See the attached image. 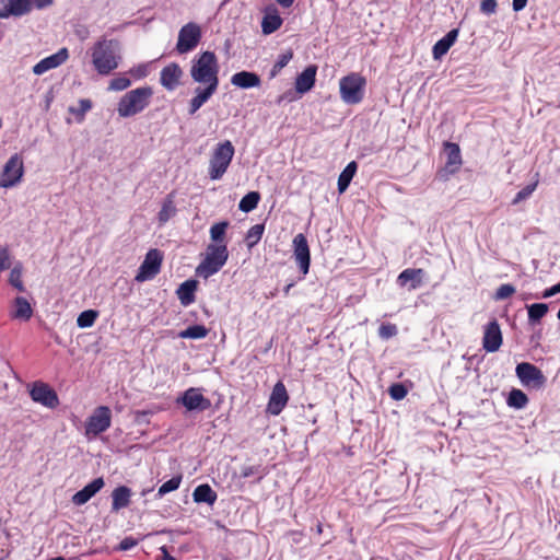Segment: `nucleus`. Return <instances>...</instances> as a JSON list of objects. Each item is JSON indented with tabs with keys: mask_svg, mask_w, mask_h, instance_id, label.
Wrapping results in <instances>:
<instances>
[{
	"mask_svg": "<svg viewBox=\"0 0 560 560\" xmlns=\"http://www.w3.org/2000/svg\"><path fill=\"white\" fill-rule=\"evenodd\" d=\"M497 7V0H482L480 3V11L487 15H490L495 12Z\"/></svg>",
	"mask_w": 560,
	"mask_h": 560,
	"instance_id": "obj_53",
	"label": "nucleus"
},
{
	"mask_svg": "<svg viewBox=\"0 0 560 560\" xmlns=\"http://www.w3.org/2000/svg\"><path fill=\"white\" fill-rule=\"evenodd\" d=\"M69 52L67 48L59 49L56 54H52L33 67V72L37 75L44 74L45 72L55 69L67 61Z\"/></svg>",
	"mask_w": 560,
	"mask_h": 560,
	"instance_id": "obj_17",
	"label": "nucleus"
},
{
	"mask_svg": "<svg viewBox=\"0 0 560 560\" xmlns=\"http://www.w3.org/2000/svg\"><path fill=\"white\" fill-rule=\"evenodd\" d=\"M260 201V194L258 191H249L241 199L238 209L245 213H248L257 208Z\"/></svg>",
	"mask_w": 560,
	"mask_h": 560,
	"instance_id": "obj_34",
	"label": "nucleus"
},
{
	"mask_svg": "<svg viewBox=\"0 0 560 560\" xmlns=\"http://www.w3.org/2000/svg\"><path fill=\"white\" fill-rule=\"evenodd\" d=\"M9 282H10V284L12 287H14L20 292H24L25 291V287H24L23 281H22V267L20 265L15 266L10 271Z\"/></svg>",
	"mask_w": 560,
	"mask_h": 560,
	"instance_id": "obj_43",
	"label": "nucleus"
},
{
	"mask_svg": "<svg viewBox=\"0 0 560 560\" xmlns=\"http://www.w3.org/2000/svg\"><path fill=\"white\" fill-rule=\"evenodd\" d=\"M129 73L136 79H142L148 75V69L144 65H139L130 69Z\"/></svg>",
	"mask_w": 560,
	"mask_h": 560,
	"instance_id": "obj_54",
	"label": "nucleus"
},
{
	"mask_svg": "<svg viewBox=\"0 0 560 560\" xmlns=\"http://www.w3.org/2000/svg\"><path fill=\"white\" fill-rule=\"evenodd\" d=\"M192 497L196 502L210 503V485L203 483L198 486L194 490Z\"/></svg>",
	"mask_w": 560,
	"mask_h": 560,
	"instance_id": "obj_45",
	"label": "nucleus"
},
{
	"mask_svg": "<svg viewBox=\"0 0 560 560\" xmlns=\"http://www.w3.org/2000/svg\"><path fill=\"white\" fill-rule=\"evenodd\" d=\"M14 305H15V312H14L15 318L28 320L32 317L33 310H32L30 302L25 298H23V296L15 298Z\"/></svg>",
	"mask_w": 560,
	"mask_h": 560,
	"instance_id": "obj_33",
	"label": "nucleus"
},
{
	"mask_svg": "<svg viewBox=\"0 0 560 560\" xmlns=\"http://www.w3.org/2000/svg\"><path fill=\"white\" fill-rule=\"evenodd\" d=\"M92 108V102L88 98H82L79 101L78 107H69V113L75 116L78 122H82L84 120L85 114Z\"/></svg>",
	"mask_w": 560,
	"mask_h": 560,
	"instance_id": "obj_38",
	"label": "nucleus"
},
{
	"mask_svg": "<svg viewBox=\"0 0 560 560\" xmlns=\"http://www.w3.org/2000/svg\"><path fill=\"white\" fill-rule=\"evenodd\" d=\"M260 77L252 71H240L232 75L231 83L240 89H252L260 85Z\"/></svg>",
	"mask_w": 560,
	"mask_h": 560,
	"instance_id": "obj_22",
	"label": "nucleus"
},
{
	"mask_svg": "<svg viewBox=\"0 0 560 560\" xmlns=\"http://www.w3.org/2000/svg\"><path fill=\"white\" fill-rule=\"evenodd\" d=\"M103 487L104 479L102 477L95 478L93 481L83 487V489L73 494L72 502L75 505H83L92 497H94Z\"/></svg>",
	"mask_w": 560,
	"mask_h": 560,
	"instance_id": "obj_21",
	"label": "nucleus"
},
{
	"mask_svg": "<svg viewBox=\"0 0 560 560\" xmlns=\"http://www.w3.org/2000/svg\"><path fill=\"white\" fill-rule=\"evenodd\" d=\"M137 544L138 541L133 537H125L119 544V549L124 551L130 550L137 546Z\"/></svg>",
	"mask_w": 560,
	"mask_h": 560,
	"instance_id": "obj_55",
	"label": "nucleus"
},
{
	"mask_svg": "<svg viewBox=\"0 0 560 560\" xmlns=\"http://www.w3.org/2000/svg\"><path fill=\"white\" fill-rule=\"evenodd\" d=\"M528 323L535 325L540 323L541 318L548 313V304L546 303H533L526 306Z\"/></svg>",
	"mask_w": 560,
	"mask_h": 560,
	"instance_id": "obj_32",
	"label": "nucleus"
},
{
	"mask_svg": "<svg viewBox=\"0 0 560 560\" xmlns=\"http://www.w3.org/2000/svg\"><path fill=\"white\" fill-rule=\"evenodd\" d=\"M282 8H290L294 0H276Z\"/></svg>",
	"mask_w": 560,
	"mask_h": 560,
	"instance_id": "obj_62",
	"label": "nucleus"
},
{
	"mask_svg": "<svg viewBox=\"0 0 560 560\" xmlns=\"http://www.w3.org/2000/svg\"><path fill=\"white\" fill-rule=\"evenodd\" d=\"M190 74L197 82L210 81V51H203L192 63Z\"/></svg>",
	"mask_w": 560,
	"mask_h": 560,
	"instance_id": "obj_20",
	"label": "nucleus"
},
{
	"mask_svg": "<svg viewBox=\"0 0 560 560\" xmlns=\"http://www.w3.org/2000/svg\"><path fill=\"white\" fill-rule=\"evenodd\" d=\"M458 37V30L453 28L450 32H447L442 38L448 46H453Z\"/></svg>",
	"mask_w": 560,
	"mask_h": 560,
	"instance_id": "obj_56",
	"label": "nucleus"
},
{
	"mask_svg": "<svg viewBox=\"0 0 560 560\" xmlns=\"http://www.w3.org/2000/svg\"><path fill=\"white\" fill-rule=\"evenodd\" d=\"M528 401L527 395L518 388H512L506 397V405L516 410L524 409L528 405Z\"/></svg>",
	"mask_w": 560,
	"mask_h": 560,
	"instance_id": "obj_31",
	"label": "nucleus"
},
{
	"mask_svg": "<svg viewBox=\"0 0 560 560\" xmlns=\"http://www.w3.org/2000/svg\"><path fill=\"white\" fill-rule=\"evenodd\" d=\"M98 316V312L94 310H86L80 313L77 318V325L80 328H88L94 325L96 318Z\"/></svg>",
	"mask_w": 560,
	"mask_h": 560,
	"instance_id": "obj_39",
	"label": "nucleus"
},
{
	"mask_svg": "<svg viewBox=\"0 0 560 560\" xmlns=\"http://www.w3.org/2000/svg\"><path fill=\"white\" fill-rule=\"evenodd\" d=\"M163 254L158 248L150 249L139 267L135 277L137 282H144L153 279L161 271Z\"/></svg>",
	"mask_w": 560,
	"mask_h": 560,
	"instance_id": "obj_6",
	"label": "nucleus"
},
{
	"mask_svg": "<svg viewBox=\"0 0 560 560\" xmlns=\"http://www.w3.org/2000/svg\"><path fill=\"white\" fill-rule=\"evenodd\" d=\"M37 9H44L52 3V0H33L32 1Z\"/></svg>",
	"mask_w": 560,
	"mask_h": 560,
	"instance_id": "obj_61",
	"label": "nucleus"
},
{
	"mask_svg": "<svg viewBox=\"0 0 560 560\" xmlns=\"http://www.w3.org/2000/svg\"><path fill=\"white\" fill-rule=\"evenodd\" d=\"M283 96H285V102H292L295 100V95L292 91L283 93Z\"/></svg>",
	"mask_w": 560,
	"mask_h": 560,
	"instance_id": "obj_63",
	"label": "nucleus"
},
{
	"mask_svg": "<svg viewBox=\"0 0 560 560\" xmlns=\"http://www.w3.org/2000/svg\"><path fill=\"white\" fill-rule=\"evenodd\" d=\"M515 373L521 383L525 386L540 388L546 383V377L540 369L528 362L518 363Z\"/></svg>",
	"mask_w": 560,
	"mask_h": 560,
	"instance_id": "obj_11",
	"label": "nucleus"
},
{
	"mask_svg": "<svg viewBox=\"0 0 560 560\" xmlns=\"http://www.w3.org/2000/svg\"><path fill=\"white\" fill-rule=\"evenodd\" d=\"M217 65H215V56L212 52V93L215 91L218 85V78H217Z\"/></svg>",
	"mask_w": 560,
	"mask_h": 560,
	"instance_id": "obj_58",
	"label": "nucleus"
},
{
	"mask_svg": "<svg viewBox=\"0 0 560 560\" xmlns=\"http://www.w3.org/2000/svg\"><path fill=\"white\" fill-rule=\"evenodd\" d=\"M235 149L230 140H225L217 145L212 152V180L222 178L226 173Z\"/></svg>",
	"mask_w": 560,
	"mask_h": 560,
	"instance_id": "obj_4",
	"label": "nucleus"
},
{
	"mask_svg": "<svg viewBox=\"0 0 560 560\" xmlns=\"http://www.w3.org/2000/svg\"><path fill=\"white\" fill-rule=\"evenodd\" d=\"M182 402L188 410L206 409L208 406L205 397L195 388L185 392Z\"/></svg>",
	"mask_w": 560,
	"mask_h": 560,
	"instance_id": "obj_27",
	"label": "nucleus"
},
{
	"mask_svg": "<svg viewBox=\"0 0 560 560\" xmlns=\"http://www.w3.org/2000/svg\"><path fill=\"white\" fill-rule=\"evenodd\" d=\"M182 73V69L176 63L164 67L161 71V84L170 91L174 90L179 83Z\"/></svg>",
	"mask_w": 560,
	"mask_h": 560,
	"instance_id": "obj_23",
	"label": "nucleus"
},
{
	"mask_svg": "<svg viewBox=\"0 0 560 560\" xmlns=\"http://www.w3.org/2000/svg\"><path fill=\"white\" fill-rule=\"evenodd\" d=\"M24 175V163L20 154H13L4 164L0 175V187L10 188L16 186Z\"/></svg>",
	"mask_w": 560,
	"mask_h": 560,
	"instance_id": "obj_5",
	"label": "nucleus"
},
{
	"mask_svg": "<svg viewBox=\"0 0 560 560\" xmlns=\"http://www.w3.org/2000/svg\"><path fill=\"white\" fill-rule=\"evenodd\" d=\"M131 489L127 486H118L112 492V511L118 512L129 506L131 502Z\"/></svg>",
	"mask_w": 560,
	"mask_h": 560,
	"instance_id": "obj_24",
	"label": "nucleus"
},
{
	"mask_svg": "<svg viewBox=\"0 0 560 560\" xmlns=\"http://www.w3.org/2000/svg\"><path fill=\"white\" fill-rule=\"evenodd\" d=\"M201 37L200 27L195 23L184 25L178 34L176 49L179 54H185L197 47Z\"/></svg>",
	"mask_w": 560,
	"mask_h": 560,
	"instance_id": "obj_12",
	"label": "nucleus"
},
{
	"mask_svg": "<svg viewBox=\"0 0 560 560\" xmlns=\"http://www.w3.org/2000/svg\"><path fill=\"white\" fill-rule=\"evenodd\" d=\"M358 171V163L355 161H351L347 164V166L339 174L337 182V189L339 194H343L350 186L352 178L354 177Z\"/></svg>",
	"mask_w": 560,
	"mask_h": 560,
	"instance_id": "obj_28",
	"label": "nucleus"
},
{
	"mask_svg": "<svg viewBox=\"0 0 560 560\" xmlns=\"http://www.w3.org/2000/svg\"><path fill=\"white\" fill-rule=\"evenodd\" d=\"M198 272L200 276H205L206 278L210 275V246H208L203 259L198 268Z\"/></svg>",
	"mask_w": 560,
	"mask_h": 560,
	"instance_id": "obj_51",
	"label": "nucleus"
},
{
	"mask_svg": "<svg viewBox=\"0 0 560 560\" xmlns=\"http://www.w3.org/2000/svg\"><path fill=\"white\" fill-rule=\"evenodd\" d=\"M366 79L358 72H351L339 80L340 98L348 105L363 101Z\"/></svg>",
	"mask_w": 560,
	"mask_h": 560,
	"instance_id": "obj_3",
	"label": "nucleus"
},
{
	"mask_svg": "<svg viewBox=\"0 0 560 560\" xmlns=\"http://www.w3.org/2000/svg\"><path fill=\"white\" fill-rule=\"evenodd\" d=\"M161 557L156 560H176L170 552L166 546L160 547Z\"/></svg>",
	"mask_w": 560,
	"mask_h": 560,
	"instance_id": "obj_60",
	"label": "nucleus"
},
{
	"mask_svg": "<svg viewBox=\"0 0 560 560\" xmlns=\"http://www.w3.org/2000/svg\"><path fill=\"white\" fill-rule=\"evenodd\" d=\"M266 474V467L260 464L243 465L240 470V476L242 478L249 479L253 483L259 482Z\"/></svg>",
	"mask_w": 560,
	"mask_h": 560,
	"instance_id": "obj_30",
	"label": "nucleus"
},
{
	"mask_svg": "<svg viewBox=\"0 0 560 560\" xmlns=\"http://www.w3.org/2000/svg\"><path fill=\"white\" fill-rule=\"evenodd\" d=\"M295 282H290L283 288V294L284 296H288L290 293V290L294 287Z\"/></svg>",
	"mask_w": 560,
	"mask_h": 560,
	"instance_id": "obj_64",
	"label": "nucleus"
},
{
	"mask_svg": "<svg viewBox=\"0 0 560 560\" xmlns=\"http://www.w3.org/2000/svg\"><path fill=\"white\" fill-rule=\"evenodd\" d=\"M443 147L446 154V161L444 167L438 172V176L440 178L447 179L448 176L454 175L459 171L463 160L460 148L457 143L445 141Z\"/></svg>",
	"mask_w": 560,
	"mask_h": 560,
	"instance_id": "obj_9",
	"label": "nucleus"
},
{
	"mask_svg": "<svg viewBox=\"0 0 560 560\" xmlns=\"http://www.w3.org/2000/svg\"><path fill=\"white\" fill-rule=\"evenodd\" d=\"M317 67L314 65L307 66L295 79V92L298 94H305L310 92L316 83Z\"/></svg>",
	"mask_w": 560,
	"mask_h": 560,
	"instance_id": "obj_19",
	"label": "nucleus"
},
{
	"mask_svg": "<svg viewBox=\"0 0 560 560\" xmlns=\"http://www.w3.org/2000/svg\"><path fill=\"white\" fill-rule=\"evenodd\" d=\"M503 343L501 327L495 318L488 322L483 327L482 348L487 352H495Z\"/></svg>",
	"mask_w": 560,
	"mask_h": 560,
	"instance_id": "obj_13",
	"label": "nucleus"
},
{
	"mask_svg": "<svg viewBox=\"0 0 560 560\" xmlns=\"http://www.w3.org/2000/svg\"><path fill=\"white\" fill-rule=\"evenodd\" d=\"M30 396L33 401L49 409H55L60 404L56 390L50 385L42 381L32 383Z\"/></svg>",
	"mask_w": 560,
	"mask_h": 560,
	"instance_id": "obj_8",
	"label": "nucleus"
},
{
	"mask_svg": "<svg viewBox=\"0 0 560 560\" xmlns=\"http://www.w3.org/2000/svg\"><path fill=\"white\" fill-rule=\"evenodd\" d=\"M210 97V84L203 89H197V95L192 97L189 114H195Z\"/></svg>",
	"mask_w": 560,
	"mask_h": 560,
	"instance_id": "obj_37",
	"label": "nucleus"
},
{
	"mask_svg": "<svg viewBox=\"0 0 560 560\" xmlns=\"http://www.w3.org/2000/svg\"><path fill=\"white\" fill-rule=\"evenodd\" d=\"M528 0H513L512 1V8L513 11L520 12L525 9Z\"/></svg>",
	"mask_w": 560,
	"mask_h": 560,
	"instance_id": "obj_59",
	"label": "nucleus"
},
{
	"mask_svg": "<svg viewBox=\"0 0 560 560\" xmlns=\"http://www.w3.org/2000/svg\"><path fill=\"white\" fill-rule=\"evenodd\" d=\"M197 285L198 282L196 280L189 279L178 287L176 294L183 306H188L195 302Z\"/></svg>",
	"mask_w": 560,
	"mask_h": 560,
	"instance_id": "obj_25",
	"label": "nucleus"
},
{
	"mask_svg": "<svg viewBox=\"0 0 560 560\" xmlns=\"http://www.w3.org/2000/svg\"><path fill=\"white\" fill-rule=\"evenodd\" d=\"M112 424V411L107 406H98L88 418L85 423V435L97 436L109 429Z\"/></svg>",
	"mask_w": 560,
	"mask_h": 560,
	"instance_id": "obj_7",
	"label": "nucleus"
},
{
	"mask_svg": "<svg viewBox=\"0 0 560 560\" xmlns=\"http://www.w3.org/2000/svg\"><path fill=\"white\" fill-rule=\"evenodd\" d=\"M538 186V179H536L534 183H530L523 187L513 198L512 205H517L526 199H528L532 194L536 190Z\"/></svg>",
	"mask_w": 560,
	"mask_h": 560,
	"instance_id": "obj_42",
	"label": "nucleus"
},
{
	"mask_svg": "<svg viewBox=\"0 0 560 560\" xmlns=\"http://www.w3.org/2000/svg\"><path fill=\"white\" fill-rule=\"evenodd\" d=\"M262 20H261V32L265 35H270L278 31L282 23L283 19L281 18L279 10L275 4L267 5L262 11Z\"/></svg>",
	"mask_w": 560,
	"mask_h": 560,
	"instance_id": "obj_16",
	"label": "nucleus"
},
{
	"mask_svg": "<svg viewBox=\"0 0 560 560\" xmlns=\"http://www.w3.org/2000/svg\"><path fill=\"white\" fill-rule=\"evenodd\" d=\"M424 270L421 268L404 269L397 277L399 287H408L409 291L416 290L422 285Z\"/></svg>",
	"mask_w": 560,
	"mask_h": 560,
	"instance_id": "obj_18",
	"label": "nucleus"
},
{
	"mask_svg": "<svg viewBox=\"0 0 560 560\" xmlns=\"http://www.w3.org/2000/svg\"><path fill=\"white\" fill-rule=\"evenodd\" d=\"M177 212L175 206V191L170 192L163 200L161 210L158 213L159 224L162 226L173 217H175Z\"/></svg>",
	"mask_w": 560,
	"mask_h": 560,
	"instance_id": "obj_26",
	"label": "nucleus"
},
{
	"mask_svg": "<svg viewBox=\"0 0 560 560\" xmlns=\"http://www.w3.org/2000/svg\"><path fill=\"white\" fill-rule=\"evenodd\" d=\"M289 401V394L284 384L279 381L275 384L269 401L267 405V411L272 416H278L282 412Z\"/></svg>",
	"mask_w": 560,
	"mask_h": 560,
	"instance_id": "obj_14",
	"label": "nucleus"
},
{
	"mask_svg": "<svg viewBox=\"0 0 560 560\" xmlns=\"http://www.w3.org/2000/svg\"><path fill=\"white\" fill-rule=\"evenodd\" d=\"M293 257L302 273L300 279H304L310 271L311 266V250L307 238L304 234L299 233L293 238Z\"/></svg>",
	"mask_w": 560,
	"mask_h": 560,
	"instance_id": "obj_10",
	"label": "nucleus"
},
{
	"mask_svg": "<svg viewBox=\"0 0 560 560\" xmlns=\"http://www.w3.org/2000/svg\"><path fill=\"white\" fill-rule=\"evenodd\" d=\"M398 334L397 326L392 323H384L378 328V336L382 339H389Z\"/></svg>",
	"mask_w": 560,
	"mask_h": 560,
	"instance_id": "obj_47",
	"label": "nucleus"
},
{
	"mask_svg": "<svg viewBox=\"0 0 560 560\" xmlns=\"http://www.w3.org/2000/svg\"><path fill=\"white\" fill-rule=\"evenodd\" d=\"M293 51L291 49L280 54L269 71V79L276 78L281 70L292 60Z\"/></svg>",
	"mask_w": 560,
	"mask_h": 560,
	"instance_id": "obj_36",
	"label": "nucleus"
},
{
	"mask_svg": "<svg viewBox=\"0 0 560 560\" xmlns=\"http://www.w3.org/2000/svg\"><path fill=\"white\" fill-rule=\"evenodd\" d=\"M229 252L226 244H212V275L217 273L226 262Z\"/></svg>",
	"mask_w": 560,
	"mask_h": 560,
	"instance_id": "obj_29",
	"label": "nucleus"
},
{
	"mask_svg": "<svg viewBox=\"0 0 560 560\" xmlns=\"http://www.w3.org/2000/svg\"><path fill=\"white\" fill-rule=\"evenodd\" d=\"M130 85V79H128L127 77H117L109 82L108 89L113 91H124L128 89Z\"/></svg>",
	"mask_w": 560,
	"mask_h": 560,
	"instance_id": "obj_49",
	"label": "nucleus"
},
{
	"mask_svg": "<svg viewBox=\"0 0 560 560\" xmlns=\"http://www.w3.org/2000/svg\"><path fill=\"white\" fill-rule=\"evenodd\" d=\"M152 96L153 89L149 85L127 92L118 102V115L120 117L136 116L150 105Z\"/></svg>",
	"mask_w": 560,
	"mask_h": 560,
	"instance_id": "obj_2",
	"label": "nucleus"
},
{
	"mask_svg": "<svg viewBox=\"0 0 560 560\" xmlns=\"http://www.w3.org/2000/svg\"><path fill=\"white\" fill-rule=\"evenodd\" d=\"M118 42L103 38L96 42L92 48V62L100 74H109L118 67Z\"/></svg>",
	"mask_w": 560,
	"mask_h": 560,
	"instance_id": "obj_1",
	"label": "nucleus"
},
{
	"mask_svg": "<svg viewBox=\"0 0 560 560\" xmlns=\"http://www.w3.org/2000/svg\"><path fill=\"white\" fill-rule=\"evenodd\" d=\"M32 8V0H0V19L25 15Z\"/></svg>",
	"mask_w": 560,
	"mask_h": 560,
	"instance_id": "obj_15",
	"label": "nucleus"
},
{
	"mask_svg": "<svg viewBox=\"0 0 560 560\" xmlns=\"http://www.w3.org/2000/svg\"><path fill=\"white\" fill-rule=\"evenodd\" d=\"M451 46L446 44V42L443 40V38L439 39L433 48H432V55L435 60L441 59L444 55L447 54Z\"/></svg>",
	"mask_w": 560,
	"mask_h": 560,
	"instance_id": "obj_50",
	"label": "nucleus"
},
{
	"mask_svg": "<svg viewBox=\"0 0 560 560\" xmlns=\"http://www.w3.org/2000/svg\"><path fill=\"white\" fill-rule=\"evenodd\" d=\"M229 221H220L212 225V244L223 243Z\"/></svg>",
	"mask_w": 560,
	"mask_h": 560,
	"instance_id": "obj_41",
	"label": "nucleus"
},
{
	"mask_svg": "<svg viewBox=\"0 0 560 560\" xmlns=\"http://www.w3.org/2000/svg\"><path fill=\"white\" fill-rule=\"evenodd\" d=\"M558 293H560V281L557 284H555V285H552L550 288H547L542 292L541 298L542 299H548V298H551V296H553V295H556Z\"/></svg>",
	"mask_w": 560,
	"mask_h": 560,
	"instance_id": "obj_57",
	"label": "nucleus"
},
{
	"mask_svg": "<svg viewBox=\"0 0 560 560\" xmlns=\"http://www.w3.org/2000/svg\"><path fill=\"white\" fill-rule=\"evenodd\" d=\"M182 482V476H174L170 480L165 481L158 490V497L162 498L164 494L177 490Z\"/></svg>",
	"mask_w": 560,
	"mask_h": 560,
	"instance_id": "obj_44",
	"label": "nucleus"
},
{
	"mask_svg": "<svg viewBox=\"0 0 560 560\" xmlns=\"http://www.w3.org/2000/svg\"><path fill=\"white\" fill-rule=\"evenodd\" d=\"M11 266L10 252L7 247H0V272L9 269Z\"/></svg>",
	"mask_w": 560,
	"mask_h": 560,
	"instance_id": "obj_52",
	"label": "nucleus"
},
{
	"mask_svg": "<svg viewBox=\"0 0 560 560\" xmlns=\"http://www.w3.org/2000/svg\"><path fill=\"white\" fill-rule=\"evenodd\" d=\"M388 394L392 399L401 400L407 396L408 389L402 383H394L389 386Z\"/></svg>",
	"mask_w": 560,
	"mask_h": 560,
	"instance_id": "obj_46",
	"label": "nucleus"
},
{
	"mask_svg": "<svg viewBox=\"0 0 560 560\" xmlns=\"http://www.w3.org/2000/svg\"><path fill=\"white\" fill-rule=\"evenodd\" d=\"M265 232V224L259 223L253 225L245 235V242L248 247V249H252L254 246H256L259 241L262 237V234Z\"/></svg>",
	"mask_w": 560,
	"mask_h": 560,
	"instance_id": "obj_35",
	"label": "nucleus"
},
{
	"mask_svg": "<svg viewBox=\"0 0 560 560\" xmlns=\"http://www.w3.org/2000/svg\"><path fill=\"white\" fill-rule=\"evenodd\" d=\"M515 291V287L510 283L501 284L495 291L494 299L497 301L509 299Z\"/></svg>",
	"mask_w": 560,
	"mask_h": 560,
	"instance_id": "obj_48",
	"label": "nucleus"
},
{
	"mask_svg": "<svg viewBox=\"0 0 560 560\" xmlns=\"http://www.w3.org/2000/svg\"><path fill=\"white\" fill-rule=\"evenodd\" d=\"M208 330L205 326L194 325L179 332L180 338L199 339L206 337Z\"/></svg>",
	"mask_w": 560,
	"mask_h": 560,
	"instance_id": "obj_40",
	"label": "nucleus"
}]
</instances>
